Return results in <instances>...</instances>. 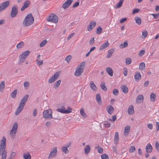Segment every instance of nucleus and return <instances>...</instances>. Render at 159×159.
<instances>
[{"label":"nucleus","instance_id":"obj_17","mask_svg":"<svg viewBox=\"0 0 159 159\" xmlns=\"http://www.w3.org/2000/svg\"><path fill=\"white\" fill-rule=\"evenodd\" d=\"M152 147L150 143H148L146 147V151L148 153H150L152 151Z\"/></svg>","mask_w":159,"mask_h":159},{"label":"nucleus","instance_id":"obj_61","mask_svg":"<svg viewBox=\"0 0 159 159\" xmlns=\"http://www.w3.org/2000/svg\"><path fill=\"white\" fill-rule=\"evenodd\" d=\"M127 20V19L126 18H122L120 20V23H122L125 21Z\"/></svg>","mask_w":159,"mask_h":159},{"label":"nucleus","instance_id":"obj_47","mask_svg":"<svg viewBox=\"0 0 159 159\" xmlns=\"http://www.w3.org/2000/svg\"><path fill=\"white\" fill-rule=\"evenodd\" d=\"M113 93L114 95L116 96L118 95L119 94V91L117 89H114L113 91Z\"/></svg>","mask_w":159,"mask_h":159},{"label":"nucleus","instance_id":"obj_48","mask_svg":"<svg viewBox=\"0 0 159 159\" xmlns=\"http://www.w3.org/2000/svg\"><path fill=\"white\" fill-rule=\"evenodd\" d=\"M101 157L102 159H109L108 156L105 154H102Z\"/></svg>","mask_w":159,"mask_h":159},{"label":"nucleus","instance_id":"obj_41","mask_svg":"<svg viewBox=\"0 0 159 159\" xmlns=\"http://www.w3.org/2000/svg\"><path fill=\"white\" fill-rule=\"evenodd\" d=\"M30 3V2L29 0H26L24 3V6L26 8L28 7Z\"/></svg>","mask_w":159,"mask_h":159},{"label":"nucleus","instance_id":"obj_23","mask_svg":"<svg viewBox=\"0 0 159 159\" xmlns=\"http://www.w3.org/2000/svg\"><path fill=\"white\" fill-rule=\"evenodd\" d=\"M91 89L93 90H97V87L94 84L93 81H91L89 83Z\"/></svg>","mask_w":159,"mask_h":159},{"label":"nucleus","instance_id":"obj_9","mask_svg":"<svg viewBox=\"0 0 159 159\" xmlns=\"http://www.w3.org/2000/svg\"><path fill=\"white\" fill-rule=\"evenodd\" d=\"M60 73L57 72L55 73L54 75L51 77L48 80L49 83H52L57 79L59 77Z\"/></svg>","mask_w":159,"mask_h":159},{"label":"nucleus","instance_id":"obj_62","mask_svg":"<svg viewBox=\"0 0 159 159\" xmlns=\"http://www.w3.org/2000/svg\"><path fill=\"white\" fill-rule=\"evenodd\" d=\"M37 110L36 109H34L33 113V115L34 116H35L37 114Z\"/></svg>","mask_w":159,"mask_h":159},{"label":"nucleus","instance_id":"obj_56","mask_svg":"<svg viewBox=\"0 0 159 159\" xmlns=\"http://www.w3.org/2000/svg\"><path fill=\"white\" fill-rule=\"evenodd\" d=\"M104 126L105 127L108 128L110 127L111 125V124L107 122H105V123L104 124Z\"/></svg>","mask_w":159,"mask_h":159},{"label":"nucleus","instance_id":"obj_25","mask_svg":"<svg viewBox=\"0 0 159 159\" xmlns=\"http://www.w3.org/2000/svg\"><path fill=\"white\" fill-rule=\"evenodd\" d=\"M17 131L14 130L12 129H11L10 131V135H11V137L13 139L15 138L16 134V133Z\"/></svg>","mask_w":159,"mask_h":159},{"label":"nucleus","instance_id":"obj_16","mask_svg":"<svg viewBox=\"0 0 159 159\" xmlns=\"http://www.w3.org/2000/svg\"><path fill=\"white\" fill-rule=\"evenodd\" d=\"M141 77V75L140 72H137L136 73L134 76L135 81L138 82L140 80Z\"/></svg>","mask_w":159,"mask_h":159},{"label":"nucleus","instance_id":"obj_18","mask_svg":"<svg viewBox=\"0 0 159 159\" xmlns=\"http://www.w3.org/2000/svg\"><path fill=\"white\" fill-rule=\"evenodd\" d=\"M119 141V134L118 132H116L114 138V142L115 144H117Z\"/></svg>","mask_w":159,"mask_h":159},{"label":"nucleus","instance_id":"obj_35","mask_svg":"<svg viewBox=\"0 0 159 159\" xmlns=\"http://www.w3.org/2000/svg\"><path fill=\"white\" fill-rule=\"evenodd\" d=\"M23 158L25 159H31V156L28 153L23 154Z\"/></svg>","mask_w":159,"mask_h":159},{"label":"nucleus","instance_id":"obj_3","mask_svg":"<svg viewBox=\"0 0 159 159\" xmlns=\"http://www.w3.org/2000/svg\"><path fill=\"white\" fill-rule=\"evenodd\" d=\"M34 18L32 14H28L24 20L22 24L24 27H27L31 25L34 22Z\"/></svg>","mask_w":159,"mask_h":159},{"label":"nucleus","instance_id":"obj_54","mask_svg":"<svg viewBox=\"0 0 159 159\" xmlns=\"http://www.w3.org/2000/svg\"><path fill=\"white\" fill-rule=\"evenodd\" d=\"M94 38L93 37L91 39L89 40V43L90 45H92L94 43Z\"/></svg>","mask_w":159,"mask_h":159},{"label":"nucleus","instance_id":"obj_45","mask_svg":"<svg viewBox=\"0 0 159 159\" xmlns=\"http://www.w3.org/2000/svg\"><path fill=\"white\" fill-rule=\"evenodd\" d=\"M135 150V148L134 146H131L129 148V152L130 153L134 152Z\"/></svg>","mask_w":159,"mask_h":159},{"label":"nucleus","instance_id":"obj_7","mask_svg":"<svg viewBox=\"0 0 159 159\" xmlns=\"http://www.w3.org/2000/svg\"><path fill=\"white\" fill-rule=\"evenodd\" d=\"M57 152V148L56 147L52 149L48 157V159H51L56 157Z\"/></svg>","mask_w":159,"mask_h":159},{"label":"nucleus","instance_id":"obj_4","mask_svg":"<svg viewBox=\"0 0 159 159\" xmlns=\"http://www.w3.org/2000/svg\"><path fill=\"white\" fill-rule=\"evenodd\" d=\"M85 61L82 62L77 66L74 73L75 76H79L81 75L85 68Z\"/></svg>","mask_w":159,"mask_h":159},{"label":"nucleus","instance_id":"obj_49","mask_svg":"<svg viewBox=\"0 0 159 159\" xmlns=\"http://www.w3.org/2000/svg\"><path fill=\"white\" fill-rule=\"evenodd\" d=\"M47 41L46 40H44L43 41H42L40 44V47H43L45 44L47 43Z\"/></svg>","mask_w":159,"mask_h":159},{"label":"nucleus","instance_id":"obj_53","mask_svg":"<svg viewBox=\"0 0 159 159\" xmlns=\"http://www.w3.org/2000/svg\"><path fill=\"white\" fill-rule=\"evenodd\" d=\"M16 155V152H13L11 153L9 157L12 158L13 159H14V157Z\"/></svg>","mask_w":159,"mask_h":159},{"label":"nucleus","instance_id":"obj_14","mask_svg":"<svg viewBox=\"0 0 159 159\" xmlns=\"http://www.w3.org/2000/svg\"><path fill=\"white\" fill-rule=\"evenodd\" d=\"M106 110L111 115L114 111V109L111 106L109 105L107 107Z\"/></svg>","mask_w":159,"mask_h":159},{"label":"nucleus","instance_id":"obj_10","mask_svg":"<svg viewBox=\"0 0 159 159\" xmlns=\"http://www.w3.org/2000/svg\"><path fill=\"white\" fill-rule=\"evenodd\" d=\"M10 4L9 1L2 2L0 4V12L7 7Z\"/></svg>","mask_w":159,"mask_h":159},{"label":"nucleus","instance_id":"obj_36","mask_svg":"<svg viewBox=\"0 0 159 159\" xmlns=\"http://www.w3.org/2000/svg\"><path fill=\"white\" fill-rule=\"evenodd\" d=\"M17 93V90L16 89L14 90L11 93V96L13 98H15L16 97Z\"/></svg>","mask_w":159,"mask_h":159},{"label":"nucleus","instance_id":"obj_50","mask_svg":"<svg viewBox=\"0 0 159 159\" xmlns=\"http://www.w3.org/2000/svg\"><path fill=\"white\" fill-rule=\"evenodd\" d=\"M71 58L72 57L71 55H69L66 57L65 60L66 61L68 62H69V61L71 59Z\"/></svg>","mask_w":159,"mask_h":159},{"label":"nucleus","instance_id":"obj_26","mask_svg":"<svg viewBox=\"0 0 159 159\" xmlns=\"http://www.w3.org/2000/svg\"><path fill=\"white\" fill-rule=\"evenodd\" d=\"M80 114L84 118H86L87 116V115L84 111V109L83 108H81L80 110Z\"/></svg>","mask_w":159,"mask_h":159},{"label":"nucleus","instance_id":"obj_5","mask_svg":"<svg viewBox=\"0 0 159 159\" xmlns=\"http://www.w3.org/2000/svg\"><path fill=\"white\" fill-rule=\"evenodd\" d=\"M52 112L51 109L44 110L43 112V116L45 119L52 118Z\"/></svg>","mask_w":159,"mask_h":159},{"label":"nucleus","instance_id":"obj_6","mask_svg":"<svg viewBox=\"0 0 159 159\" xmlns=\"http://www.w3.org/2000/svg\"><path fill=\"white\" fill-rule=\"evenodd\" d=\"M48 21L56 23L58 22V18L57 16L54 14H51L47 19Z\"/></svg>","mask_w":159,"mask_h":159},{"label":"nucleus","instance_id":"obj_46","mask_svg":"<svg viewBox=\"0 0 159 159\" xmlns=\"http://www.w3.org/2000/svg\"><path fill=\"white\" fill-rule=\"evenodd\" d=\"M131 62V60L130 58H126L125 60V63L126 65H129L130 64Z\"/></svg>","mask_w":159,"mask_h":159},{"label":"nucleus","instance_id":"obj_42","mask_svg":"<svg viewBox=\"0 0 159 159\" xmlns=\"http://www.w3.org/2000/svg\"><path fill=\"white\" fill-rule=\"evenodd\" d=\"M145 67V64L144 62L141 63L139 66V69L143 70Z\"/></svg>","mask_w":159,"mask_h":159},{"label":"nucleus","instance_id":"obj_64","mask_svg":"<svg viewBox=\"0 0 159 159\" xmlns=\"http://www.w3.org/2000/svg\"><path fill=\"white\" fill-rule=\"evenodd\" d=\"M155 147L157 150H159V144L157 141L155 143Z\"/></svg>","mask_w":159,"mask_h":159},{"label":"nucleus","instance_id":"obj_38","mask_svg":"<svg viewBox=\"0 0 159 159\" xmlns=\"http://www.w3.org/2000/svg\"><path fill=\"white\" fill-rule=\"evenodd\" d=\"M24 44V43L23 42H20L17 45L16 48L18 49H20L23 47Z\"/></svg>","mask_w":159,"mask_h":159},{"label":"nucleus","instance_id":"obj_40","mask_svg":"<svg viewBox=\"0 0 159 159\" xmlns=\"http://www.w3.org/2000/svg\"><path fill=\"white\" fill-rule=\"evenodd\" d=\"M102 31V28L100 27L99 26L98 27L97 29V31H96V33L98 34H101Z\"/></svg>","mask_w":159,"mask_h":159},{"label":"nucleus","instance_id":"obj_58","mask_svg":"<svg viewBox=\"0 0 159 159\" xmlns=\"http://www.w3.org/2000/svg\"><path fill=\"white\" fill-rule=\"evenodd\" d=\"M139 9L137 8H135L134 9L132 12V14H133L139 12Z\"/></svg>","mask_w":159,"mask_h":159},{"label":"nucleus","instance_id":"obj_60","mask_svg":"<svg viewBox=\"0 0 159 159\" xmlns=\"http://www.w3.org/2000/svg\"><path fill=\"white\" fill-rule=\"evenodd\" d=\"M19 61L18 62V64L20 65L24 61V59L19 58Z\"/></svg>","mask_w":159,"mask_h":159},{"label":"nucleus","instance_id":"obj_24","mask_svg":"<svg viewBox=\"0 0 159 159\" xmlns=\"http://www.w3.org/2000/svg\"><path fill=\"white\" fill-rule=\"evenodd\" d=\"M106 70L110 75L111 76H113V72L111 68L110 67H108L107 68Z\"/></svg>","mask_w":159,"mask_h":159},{"label":"nucleus","instance_id":"obj_33","mask_svg":"<svg viewBox=\"0 0 159 159\" xmlns=\"http://www.w3.org/2000/svg\"><path fill=\"white\" fill-rule=\"evenodd\" d=\"M135 20L136 23L138 25H141V20L139 17L138 16L136 17L135 18Z\"/></svg>","mask_w":159,"mask_h":159},{"label":"nucleus","instance_id":"obj_37","mask_svg":"<svg viewBox=\"0 0 159 159\" xmlns=\"http://www.w3.org/2000/svg\"><path fill=\"white\" fill-rule=\"evenodd\" d=\"M143 99V95H139L138 96L137 98L136 99V101L137 102L139 103V102H140L139 101V100H142Z\"/></svg>","mask_w":159,"mask_h":159},{"label":"nucleus","instance_id":"obj_22","mask_svg":"<svg viewBox=\"0 0 159 159\" xmlns=\"http://www.w3.org/2000/svg\"><path fill=\"white\" fill-rule=\"evenodd\" d=\"M61 82V80H59L57 81H56L54 84V88L55 89H57L60 85Z\"/></svg>","mask_w":159,"mask_h":159},{"label":"nucleus","instance_id":"obj_34","mask_svg":"<svg viewBox=\"0 0 159 159\" xmlns=\"http://www.w3.org/2000/svg\"><path fill=\"white\" fill-rule=\"evenodd\" d=\"M124 0H120L119 2L116 6L115 8L117 9L120 8L122 5Z\"/></svg>","mask_w":159,"mask_h":159},{"label":"nucleus","instance_id":"obj_43","mask_svg":"<svg viewBox=\"0 0 159 159\" xmlns=\"http://www.w3.org/2000/svg\"><path fill=\"white\" fill-rule=\"evenodd\" d=\"M18 128L17 123L16 122H15L12 126L11 129L17 131Z\"/></svg>","mask_w":159,"mask_h":159},{"label":"nucleus","instance_id":"obj_32","mask_svg":"<svg viewBox=\"0 0 159 159\" xmlns=\"http://www.w3.org/2000/svg\"><path fill=\"white\" fill-rule=\"evenodd\" d=\"M156 96L155 94L153 93H151L150 97L151 101L152 102H155L156 100Z\"/></svg>","mask_w":159,"mask_h":159},{"label":"nucleus","instance_id":"obj_27","mask_svg":"<svg viewBox=\"0 0 159 159\" xmlns=\"http://www.w3.org/2000/svg\"><path fill=\"white\" fill-rule=\"evenodd\" d=\"M96 99L98 104H99L102 102L101 96L99 94H98L96 95Z\"/></svg>","mask_w":159,"mask_h":159},{"label":"nucleus","instance_id":"obj_28","mask_svg":"<svg viewBox=\"0 0 159 159\" xmlns=\"http://www.w3.org/2000/svg\"><path fill=\"white\" fill-rule=\"evenodd\" d=\"M5 88V82L4 81H2L0 84V91L2 92Z\"/></svg>","mask_w":159,"mask_h":159},{"label":"nucleus","instance_id":"obj_29","mask_svg":"<svg viewBox=\"0 0 159 159\" xmlns=\"http://www.w3.org/2000/svg\"><path fill=\"white\" fill-rule=\"evenodd\" d=\"M84 149L85 150V153L86 154H87L89 153L90 150V147L89 145H87L86 147H85Z\"/></svg>","mask_w":159,"mask_h":159},{"label":"nucleus","instance_id":"obj_63","mask_svg":"<svg viewBox=\"0 0 159 159\" xmlns=\"http://www.w3.org/2000/svg\"><path fill=\"white\" fill-rule=\"evenodd\" d=\"M145 53V51L144 50H141L139 53V55L141 56L143 55Z\"/></svg>","mask_w":159,"mask_h":159},{"label":"nucleus","instance_id":"obj_57","mask_svg":"<svg viewBox=\"0 0 159 159\" xmlns=\"http://www.w3.org/2000/svg\"><path fill=\"white\" fill-rule=\"evenodd\" d=\"M142 35L143 36V38H146L148 35V32L146 31L142 32Z\"/></svg>","mask_w":159,"mask_h":159},{"label":"nucleus","instance_id":"obj_39","mask_svg":"<svg viewBox=\"0 0 159 159\" xmlns=\"http://www.w3.org/2000/svg\"><path fill=\"white\" fill-rule=\"evenodd\" d=\"M69 147V146H68L67 147H63L62 149V150L63 152L65 153L66 154L68 153L69 152V150L67 149V148Z\"/></svg>","mask_w":159,"mask_h":159},{"label":"nucleus","instance_id":"obj_11","mask_svg":"<svg viewBox=\"0 0 159 159\" xmlns=\"http://www.w3.org/2000/svg\"><path fill=\"white\" fill-rule=\"evenodd\" d=\"M57 111L62 113L68 114L71 112V111L67 110H66L64 106H62L61 108H58L57 109Z\"/></svg>","mask_w":159,"mask_h":159},{"label":"nucleus","instance_id":"obj_2","mask_svg":"<svg viewBox=\"0 0 159 159\" xmlns=\"http://www.w3.org/2000/svg\"><path fill=\"white\" fill-rule=\"evenodd\" d=\"M28 95L27 94L24 96L21 99L19 104V107L17 108L16 111L15 115H18L23 110L24 107L28 99Z\"/></svg>","mask_w":159,"mask_h":159},{"label":"nucleus","instance_id":"obj_31","mask_svg":"<svg viewBox=\"0 0 159 159\" xmlns=\"http://www.w3.org/2000/svg\"><path fill=\"white\" fill-rule=\"evenodd\" d=\"M100 87L101 89L105 91H107V89L106 87L105 86V83L104 82H101V84L100 85Z\"/></svg>","mask_w":159,"mask_h":159},{"label":"nucleus","instance_id":"obj_19","mask_svg":"<svg viewBox=\"0 0 159 159\" xmlns=\"http://www.w3.org/2000/svg\"><path fill=\"white\" fill-rule=\"evenodd\" d=\"M130 126H126L125 127L124 132V135L125 136H127L129 132L130 131Z\"/></svg>","mask_w":159,"mask_h":159},{"label":"nucleus","instance_id":"obj_8","mask_svg":"<svg viewBox=\"0 0 159 159\" xmlns=\"http://www.w3.org/2000/svg\"><path fill=\"white\" fill-rule=\"evenodd\" d=\"M18 6L16 5H14L12 7L10 13V16L12 18L15 17L18 13Z\"/></svg>","mask_w":159,"mask_h":159},{"label":"nucleus","instance_id":"obj_55","mask_svg":"<svg viewBox=\"0 0 159 159\" xmlns=\"http://www.w3.org/2000/svg\"><path fill=\"white\" fill-rule=\"evenodd\" d=\"M36 61L37 62V64L39 66L42 65L43 63V61L41 60H37Z\"/></svg>","mask_w":159,"mask_h":159},{"label":"nucleus","instance_id":"obj_12","mask_svg":"<svg viewBox=\"0 0 159 159\" xmlns=\"http://www.w3.org/2000/svg\"><path fill=\"white\" fill-rule=\"evenodd\" d=\"M30 53V52L29 50L24 51L20 55L19 58L25 59L27 57Z\"/></svg>","mask_w":159,"mask_h":159},{"label":"nucleus","instance_id":"obj_52","mask_svg":"<svg viewBox=\"0 0 159 159\" xmlns=\"http://www.w3.org/2000/svg\"><path fill=\"white\" fill-rule=\"evenodd\" d=\"M96 24V22L94 21H93L91 22L89 24L90 25H92L93 28H94L95 27Z\"/></svg>","mask_w":159,"mask_h":159},{"label":"nucleus","instance_id":"obj_21","mask_svg":"<svg viewBox=\"0 0 159 159\" xmlns=\"http://www.w3.org/2000/svg\"><path fill=\"white\" fill-rule=\"evenodd\" d=\"M128 112L130 115H132L134 113V111L133 105H131L129 107L128 110Z\"/></svg>","mask_w":159,"mask_h":159},{"label":"nucleus","instance_id":"obj_44","mask_svg":"<svg viewBox=\"0 0 159 159\" xmlns=\"http://www.w3.org/2000/svg\"><path fill=\"white\" fill-rule=\"evenodd\" d=\"M128 45L127 42H125L123 43H121L120 45V48H124L127 47Z\"/></svg>","mask_w":159,"mask_h":159},{"label":"nucleus","instance_id":"obj_59","mask_svg":"<svg viewBox=\"0 0 159 159\" xmlns=\"http://www.w3.org/2000/svg\"><path fill=\"white\" fill-rule=\"evenodd\" d=\"M30 85V84L29 82L27 81L25 82L24 83V85L25 88L28 87Z\"/></svg>","mask_w":159,"mask_h":159},{"label":"nucleus","instance_id":"obj_51","mask_svg":"<svg viewBox=\"0 0 159 159\" xmlns=\"http://www.w3.org/2000/svg\"><path fill=\"white\" fill-rule=\"evenodd\" d=\"M150 15L152 16L155 19H157L158 18V16H159V13L157 14H150Z\"/></svg>","mask_w":159,"mask_h":159},{"label":"nucleus","instance_id":"obj_13","mask_svg":"<svg viewBox=\"0 0 159 159\" xmlns=\"http://www.w3.org/2000/svg\"><path fill=\"white\" fill-rule=\"evenodd\" d=\"M73 1V0H67L62 5V7L64 9L68 8L71 5Z\"/></svg>","mask_w":159,"mask_h":159},{"label":"nucleus","instance_id":"obj_30","mask_svg":"<svg viewBox=\"0 0 159 159\" xmlns=\"http://www.w3.org/2000/svg\"><path fill=\"white\" fill-rule=\"evenodd\" d=\"M114 50L112 49H110L108 51V54L107 56V58H109L111 57L114 52Z\"/></svg>","mask_w":159,"mask_h":159},{"label":"nucleus","instance_id":"obj_20","mask_svg":"<svg viewBox=\"0 0 159 159\" xmlns=\"http://www.w3.org/2000/svg\"><path fill=\"white\" fill-rule=\"evenodd\" d=\"M120 88L123 92L125 93H126L128 92V89L125 85H121Z\"/></svg>","mask_w":159,"mask_h":159},{"label":"nucleus","instance_id":"obj_15","mask_svg":"<svg viewBox=\"0 0 159 159\" xmlns=\"http://www.w3.org/2000/svg\"><path fill=\"white\" fill-rule=\"evenodd\" d=\"M110 45L108 41H107L106 42L103 43L101 46L99 48V50H102L108 47Z\"/></svg>","mask_w":159,"mask_h":159},{"label":"nucleus","instance_id":"obj_1","mask_svg":"<svg viewBox=\"0 0 159 159\" xmlns=\"http://www.w3.org/2000/svg\"><path fill=\"white\" fill-rule=\"evenodd\" d=\"M6 139L5 137H3L0 141V156H2L1 159H6L7 152L5 151Z\"/></svg>","mask_w":159,"mask_h":159}]
</instances>
